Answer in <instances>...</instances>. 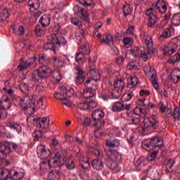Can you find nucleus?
I'll return each mask as SVG.
<instances>
[{"mask_svg":"<svg viewBox=\"0 0 180 180\" xmlns=\"http://www.w3.org/2000/svg\"><path fill=\"white\" fill-rule=\"evenodd\" d=\"M49 42L44 45V50H52L56 53V46H65L67 40L60 34H52L48 38Z\"/></svg>","mask_w":180,"mask_h":180,"instance_id":"nucleus-1","label":"nucleus"},{"mask_svg":"<svg viewBox=\"0 0 180 180\" xmlns=\"http://www.w3.org/2000/svg\"><path fill=\"white\" fill-rule=\"evenodd\" d=\"M164 141L160 136H155L150 139H145L142 141V147L146 151H154L159 147H162Z\"/></svg>","mask_w":180,"mask_h":180,"instance_id":"nucleus-2","label":"nucleus"},{"mask_svg":"<svg viewBox=\"0 0 180 180\" xmlns=\"http://www.w3.org/2000/svg\"><path fill=\"white\" fill-rule=\"evenodd\" d=\"M50 75H51V68L50 66H40L37 70V73L32 76V80L34 82H39V84H41V82H43V79L49 78Z\"/></svg>","mask_w":180,"mask_h":180,"instance_id":"nucleus-3","label":"nucleus"},{"mask_svg":"<svg viewBox=\"0 0 180 180\" xmlns=\"http://www.w3.org/2000/svg\"><path fill=\"white\" fill-rule=\"evenodd\" d=\"M34 103H33V96H29L26 94L23 99L20 100V106L22 109L26 110L30 109L34 106Z\"/></svg>","mask_w":180,"mask_h":180,"instance_id":"nucleus-4","label":"nucleus"},{"mask_svg":"<svg viewBox=\"0 0 180 180\" xmlns=\"http://www.w3.org/2000/svg\"><path fill=\"white\" fill-rule=\"evenodd\" d=\"M89 74L91 75L94 81H98V79H101V74L96 70L93 68V67H95V60L92 61V58H89Z\"/></svg>","mask_w":180,"mask_h":180,"instance_id":"nucleus-5","label":"nucleus"},{"mask_svg":"<svg viewBox=\"0 0 180 180\" xmlns=\"http://www.w3.org/2000/svg\"><path fill=\"white\" fill-rule=\"evenodd\" d=\"M146 77L152 82V85L155 89H158L160 88V84H158V76L157 75V71L155 70H152L150 72H148Z\"/></svg>","mask_w":180,"mask_h":180,"instance_id":"nucleus-6","label":"nucleus"},{"mask_svg":"<svg viewBox=\"0 0 180 180\" xmlns=\"http://www.w3.org/2000/svg\"><path fill=\"white\" fill-rule=\"evenodd\" d=\"M176 44L172 42L169 43L163 47V53L165 56L169 57V56H172V54H174L176 51Z\"/></svg>","mask_w":180,"mask_h":180,"instance_id":"nucleus-7","label":"nucleus"},{"mask_svg":"<svg viewBox=\"0 0 180 180\" xmlns=\"http://www.w3.org/2000/svg\"><path fill=\"white\" fill-rule=\"evenodd\" d=\"M75 70L77 74L75 82L77 85H81V84L85 81V77H84V70H82V68L79 65L75 67Z\"/></svg>","mask_w":180,"mask_h":180,"instance_id":"nucleus-8","label":"nucleus"},{"mask_svg":"<svg viewBox=\"0 0 180 180\" xmlns=\"http://www.w3.org/2000/svg\"><path fill=\"white\" fill-rule=\"evenodd\" d=\"M146 32H141L140 34V37L142 40H145L146 44L148 46V54H150V49H153V46L154 45V41H153L152 37H146Z\"/></svg>","mask_w":180,"mask_h":180,"instance_id":"nucleus-9","label":"nucleus"},{"mask_svg":"<svg viewBox=\"0 0 180 180\" xmlns=\"http://www.w3.org/2000/svg\"><path fill=\"white\" fill-rule=\"evenodd\" d=\"M155 11H158L160 13H165L168 11L167 3L164 0H159L155 6Z\"/></svg>","mask_w":180,"mask_h":180,"instance_id":"nucleus-10","label":"nucleus"},{"mask_svg":"<svg viewBox=\"0 0 180 180\" xmlns=\"http://www.w3.org/2000/svg\"><path fill=\"white\" fill-rule=\"evenodd\" d=\"M121 89L118 88L117 86H115L114 89L111 93V96L113 99H119L120 96H122V94L123 92V89H124V84L122 82L120 83Z\"/></svg>","mask_w":180,"mask_h":180,"instance_id":"nucleus-11","label":"nucleus"},{"mask_svg":"<svg viewBox=\"0 0 180 180\" xmlns=\"http://www.w3.org/2000/svg\"><path fill=\"white\" fill-rule=\"evenodd\" d=\"M8 178H10L11 180H13V177H12V172L6 168L0 169V179L8 180Z\"/></svg>","mask_w":180,"mask_h":180,"instance_id":"nucleus-12","label":"nucleus"},{"mask_svg":"<svg viewBox=\"0 0 180 180\" xmlns=\"http://www.w3.org/2000/svg\"><path fill=\"white\" fill-rule=\"evenodd\" d=\"M38 60L40 64H42L41 67L49 65V64L51 63V58H50L49 56L43 53L39 55Z\"/></svg>","mask_w":180,"mask_h":180,"instance_id":"nucleus-13","label":"nucleus"},{"mask_svg":"<svg viewBox=\"0 0 180 180\" xmlns=\"http://www.w3.org/2000/svg\"><path fill=\"white\" fill-rule=\"evenodd\" d=\"M107 156L109 158V161H117L120 155L119 152L113 150H108L106 151Z\"/></svg>","mask_w":180,"mask_h":180,"instance_id":"nucleus-14","label":"nucleus"},{"mask_svg":"<svg viewBox=\"0 0 180 180\" xmlns=\"http://www.w3.org/2000/svg\"><path fill=\"white\" fill-rule=\"evenodd\" d=\"M106 165L108 167L110 168V169H112L115 174H117L119 171H120V169L119 168V165L117 164V161L115 160H108L106 163Z\"/></svg>","mask_w":180,"mask_h":180,"instance_id":"nucleus-15","label":"nucleus"},{"mask_svg":"<svg viewBox=\"0 0 180 180\" xmlns=\"http://www.w3.org/2000/svg\"><path fill=\"white\" fill-rule=\"evenodd\" d=\"M11 106H12V103H11L9 98L6 97L4 101H0V118L2 116V113L1 112V109H9Z\"/></svg>","mask_w":180,"mask_h":180,"instance_id":"nucleus-16","label":"nucleus"},{"mask_svg":"<svg viewBox=\"0 0 180 180\" xmlns=\"http://www.w3.org/2000/svg\"><path fill=\"white\" fill-rule=\"evenodd\" d=\"M91 165L94 169L97 171H102L103 169V162L101 160L96 159L92 161Z\"/></svg>","mask_w":180,"mask_h":180,"instance_id":"nucleus-17","label":"nucleus"},{"mask_svg":"<svg viewBox=\"0 0 180 180\" xmlns=\"http://www.w3.org/2000/svg\"><path fill=\"white\" fill-rule=\"evenodd\" d=\"M49 126H50V118L42 117L39 119V127L41 129H49Z\"/></svg>","mask_w":180,"mask_h":180,"instance_id":"nucleus-18","label":"nucleus"},{"mask_svg":"<svg viewBox=\"0 0 180 180\" xmlns=\"http://www.w3.org/2000/svg\"><path fill=\"white\" fill-rule=\"evenodd\" d=\"M94 95L95 89L91 88H87V89L84 90L82 94V96L84 99H91V98H94Z\"/></svg>","mask_w":180,"mask_h":180,"instance_id":"nucleus-19","label":"nucleus"},{"mask_svg":"<svg viewBox=\"0 0 180 180\" xmlns=\"http://www.w3.org/2000/svg\"><path fill=\"white\" fill-rule=\"evenodd\" d=\"M51 19L50 18L49 15H44L39 20V22L41 23L42 27H46L50 25Z\"/></svg>","mask_w":180,"mask_h":180,"instance_id":"nucleus-20","label":"nucleus"},{"mask_svg":"<svg viewBox=\"0 0 180 180\" xmlns=\"http://www.w3.org/2000/svg\"><path fill=\"white\" fill-rule=\"evenodd\" d=\"M52 60L54 67L61 68L65 65V62L63 60L60 59L58 57L53 56Z\"/></svg>","mask_w":180,"mask_h":180,"instance_id":"nucleus-21","label":"nucleus"},{"mask_svg":"<svg viewBox=\"0 0 180 180\" xmlns=\"http://www.w3.org/2000/svg\"><path fill=\"white\" fill-rule=\"evenodd\" d=\"M93 120H101L105 117V112L102 110H97L91 115Z\"/></svg>","mask_w":180,"mask_h":180,"instance_id":"nucleus-22","label":"nucleus"},{"mask_svg":"<svg viewBox=\"0 0 180 180\" xmlns=\"http://www.w3.org/2000/svg\"><path fill=\"white\" fill-rule=\"evenodd\" d=\"M158 19L160 18H158V15H157V14H155L154 15L149 17L148 20V27H153V26H155V23L158 22Z\"/></svg>","mask_w":180,"mask_h":180,"instance_id":"nucleus-23","label":"nucleus"},{"mask_svg":"<svg viewBox=\"0 0 180 180\" xmlns=\"http://www.w3.org/2000/svg\"><path fill=\"white\" fill-rule=\"evenodd\" d=\"M49 180L60 179V173L57 170H51L48 175Z\"/></svg>","mask_w":180,"mask_h":180,"instance_id":"nucleus-24","label":"nucleus"},{"mask_svg":"<svg viewBox=\"0 0 180 180\" xmlns=\"http://www.w3.org/2000/svg\"><path fill=\"white\" fill-rule=\"evenodd\" d=\"M172 27H168L164 30L162 34H161V39H168L172 36Z\"/></svg>","mask_w":180,"mask_h":180,"instance_id":"nucleus-25","label":"nucleus"},{"mask_svg":"<svg viewBox=\"0 0 180 180\" xmlns=\"http://www.w3.org/2000/svg\"><path fill=\"white\" fill-rule=\"evenodd\" d=\"M9 16H11L9 11L7 8H4L1 14V19L2 23H8V20H6V19H8Z\"/></svg>","mask_w":180,"mask_h":180,"instance_id":"nucleus-26","label":"nucleus"},{"mask_svg":"<svg viewBox=\"0 0 180 180\" xmlns=\"http://www.w3.org/2000/svg\"><path fill=\"white\" fill-rule=\"evenodd\" d=\"M76 61L79 64V65H82V64H84V61H85L84 53H82V52L78 51L76 55Z\"/></svg>","mask_w":180,"mask_h":180,"instance_id":"nucleus-27","label":"nucleus"},{"mask_svg":"<svg viewBox=\"0 0 180 180\" xmlns=\"http://www.w3.org/2000/svg\"><path fill=\"white\" fill-rule=\"evenodd\" d=\"M34 31L38 37H41V36H44V34H46L44 27H41L40 25H37Z\"/></svg>","mask_w":180,"mask_h":180,"instance_id":"nucleus-28","label":"nucleus"},{"mask_svg":"<svg viewBox=\"0 0 180 180\" xmlns=\"http://www.w3.org/2000/svg\"><path fill=\"white\" fill-rule=\"evenodd\" d=\"M76 8L78 9V12H80L82 13V19L84 20H89V15H88V11L85 10V8H79L78 6H76Z\"/></svg>","mask_w":180,"mask_h":180,"instance_id":"nucleus-29","label":"nucleus"},{"mask_svg":"<svg viewBox=\"0 0 180 180\" xmlns=\"http://www.w3.org/2000/svg\"><path fill=\"white\" fill-rule=\"evenodd\" d=\"M37 58L36 57L30 58L27 60L25 61L27 67H31L32 68H34L36 67V60Z\"/></svg>","mask_w":180,"mask_h":180,"instance_id":"nucleus-30","label":"nucleus"},{"mask_svg":"<svg viewBox=\"0 0 180 180\" xmlns=\"http://www.w3.org/2000/svg\"><path fill=\"white\" fill-rule=\"evenodd\" d=\"M37 105L38 108H40V109H46L47 108V104L46 103V101L44 100V96H41L39 98Z\"/></svg>","mask_w":180,"mask_h":180,"instance_id":"nucleus-31","label":"nucleus"},{"mask_svg":"<svg viewBox=\"0 0 180 180\" xmlns=\"http://www.w3.org/2000/svg\"><path fill=\"white\" fill-rule=\"evenodd\" d=\"M62 92H65V98H71L74 95V89H70L69 91H67V87L65 86H61Z\"/></svg>","mask_w":180,"mask_h":180,"instance_id":"nucleus-32","label":"nucleus"},{"mask_svg":"<svg viewBox=\"0 0 180 180\" xmlns=\"http://www.w3.org/2000/svg\"><path fill=\"white\" fill-rule=\"evenodd\" d=\"M172 24L174 26H180V13L174 14L172 18Z\"/></svg>","mask_w":180,"mask_h":180,"instance_id":"nucleus-33","label":"nucleus"},{"mask_svg":"<svg viewBox=\"0 0 180 180\" xmlns=\"http://www.w3.org/2000/svg\"><path fill=\"white\" fill-rule=\"evenodd\" d=\"M106 146H108V147H119V146H120V141L118 139H115L112 141L107 140Z\"/></svg>","mask_w":180,"mask_h":180,"instance_id":"nucleus-34","label":"nucleus"},{"mask_svg":"<svg viewBox=\"0 0 180 180\" xmlns=\"http://www.w3.org/2000/svg\"><path fill=\"white\" fill-rule=\"evenodd\" d=\"M0 153L5 154V155H8L11 153V146L6 145H1L0 146Z\"/></svg>","mask_w":180,"mask_h":180,"instance_id":"nucleus-35","label":"nucleus"},{"mask_svg":"<svg viewBox=\"0 0 180 180\" xmlns=\"http://www.w3.org/2000/svg\"><path fill=\"white\" fill-rule=\"evenodd\" d=\"M0 153L5 154V155H8L11 153V146L6 145H1L0 146Z\"/></svg>","mask_w":180,"mask_h":180,"instance_id":"nucleus-36","label":"nucleus"},{"mask_svg":"<svg viewBox=\"0 0 180 180\" xmlns=\"http://www.w3.org/2000/svg\"><path fill=\"white\" fill-rule=\"evenodd\" d=\"M152 120H150V126H152L153 129H157L158 126H160V122L157 120V117L155 115H153L151 117Z\"/></svg>","mask_w":180,"mask_h":180,"instance_id":"nucleus-37","label":"nucleus"},{"mask_svg":"<svg viewBox=\"0 0 180 180\" xmlns=\"http://www.w3.org/2000/svg\"><path fill=\"white\" fill-rule=\"evenodd\" d=\"M8 127H10V129H13V130H15L18 133H20V131H22V127H20L19 124L9 122L8 124Z\"/></svg>","mask_w":180,"mask_h":180,"instance_id":"nucleus-38","label":"nucleus"},{"mask_svg":"<svg viewBox=\"0 0 180 180\" xmlns=\"http://www.w3.org/2000/svg\"><path fill=\"white\" fill-rule=\"evenodd\" d=\"M51 75H52L54 79H56L57 82L61 81V73L58 70H51Z\"/></svg>","mask_w":180,"mask_h":180,"instance_id":"nucleus-39","label":"nucleus"},{"mask_svg":"<svg viewBox=\"0 0 180 180\" xmlns=\"http://www.w3.org/2000/svg\"><path fill=\"white\" fill-rule=\"evenodd\" d=\"M134 78H136V76H129L128 77V84L127 86L130 89H133V88L136 87V84L134 83Z\"/></svg>","mask_w":180,"mask_h":180,"instance_id":"nucleus-40","label":"nucleus"},{"mask_svg":"<svg viewBox=\"0 0 180 180\" xmlns=\"http://www.w3.org/2000/svg\"><path fill=\"white\" fill-rule=\"evenodd\" d=\"M113 39L112 38V35L105 34L103 36V40L101 43H105L108 46H110V41H112Z\"/></svg>","mask_w":180,"mask_h":180,"instance_id":"nucleus-41","label":"nucleus"},{"mask_svg":"<svg viewBox=\"0 0 180 180\" xmlns=\"http://www.w3.org/2000/svg\"><path fill=\"white\" fill-rule=\"evenodd\" d=\"M123 9L124 15L125 16V18L126 16H128V15H130L131 12H133V10L131 9V8H130V5L129 4L124 5Z\"/></svg>","mask_w":180,"mask_h":180,"instance_id":"nucleus-42","label":"nucleus"},{"mask_svg":"<svg viewBox=\"0 0 180 180\" xmlns=\"http://www.w3.org/2000/svg\"><path fill=\"white\" fill-rule=\"evenodd\" d=\"M37 154H41L42 155H46V146L44 145H39L37 148Z\"/></svg>","mask_w":180,"mask_h":180,"instance_id":"nucleus-43","label":"nucleus"},{"mask_svg":"<svg viewBox=\"0 0 180 180\" xmlns=\"http://www.w3.org/2000/svg\"><path fill=\"white\" fill-rule=\"evenodd\" d=\"M54 98H56V99H58V101H62L63 99L65 98V92L61 91V87H60V92L56 93L54 94Z\"/></svg>","mask_w":180,"mask_h":180,"instance_id":"nucleus-44","label":"nucleus"},{"mask_svg":"<svg viewBox=\"0 0 180 180\" xmlns=\"http://www.w3.org/2000/svg\"><path fill=\"white\" fill-rule=\"evenodd\" d=\"M170 63L172 64H178L180 63V53L175 54L170 58Z\"/></svg>","mask_w":180,"mask_h":180,"instance_id":"nucleus-45","label":"nucleus"},{"mask_svg":"<svg viewBox=\"0 0 180 180\" xmlns=\"http://www.w3.org/2000/svg\"><path fill=\"white\" fill-rule=\"evenodd\" d=\"M173 117L175 120H179L180 119V110L178 107H175L173 110Z\"/></svg>","mask_w":180,"mask_h":180,"instance_id":"nucleus-46","label":"nucleus"},{"mask_svg":"<svg viewBox=\"0 0 180 180\" xmlns=\"http://www.w3.org/2000/svg\"><path fill=\"white\" fill-rule=\"evenodd\" d=\"M112 110H113V112H120V111H122V103L115 102L112 105Z\"/></svg>","mask_w":180,"mask_h":180,"instance_id":"nucleus-47","label":"nucleus"},{"mask_svg":"<svg viewBox=\"0 0 180 180\" xmlns=\"http://www.w3.org/2000/svg\"><path fill=\"white\" fill-rule=\"evenodd\" d=\"M33 136L34 137V141H39V139H41V137H43V131L41 130L35 131L33 133Z\"/></svg>","mask_w":180,"mask_h":180,"instance_id":"nucleus-48","label":"nucleus"},{"mask_svg":"<svg viewBox=\"0 0 180 180\" xmlns=\"http://www.w3.org/2000/svg\"><path fill=\"white\" fill-rule=\"evenodd\" d=\"M94 122V126L97 127V129H101V127H103V126H105V121L103 119L96 120Z\"/></svg>","mask_w":180,"mask_h":180,"instance_id":"nucleus-49","label":"nucleus"},{"mask_svg":"<svg viewBox=\"0 0 180 180\" xmlns=\"http://www.w3.org/2000/svg\"><path fill=\"white\" fill-rule=\"evenodd\" d=\"M20 89L25 94V95H29L27 94V92H29V87L25 83H21L20 85Z\"/></svg>","mask_w":180,"mask_h":180,"instance_id":"nucleus-50","label":"nucleus"},{"mask_svg":"<svg viewBox=\"0 0 180 180\" xmlns=\"http://www.w3.org/2000/svg\"><path fill=\"white\" fill-rule=\"evenodd\" d=\"M157 154H158V151L157 150L149 153L148 156V161H154V160L157 158Z\"/></svg>","mask_w":180,"mask_h":180,"instance_id":"nucleus-51","label":"nucleus"},{"mask_svg":"<svg viewBox=\"0 0 180 180\" xmlns=\"http://www.w3.org/2000/svg\"><path fill=\"white\" fill-rule=\"evenodd\" d=\"M78 51H79L80 53L84 55L89 54V47L84 45L82 47H80Z\"/></svg>","mask_w":180,"mask_h":180,"instance_id":"nucleus-52","label":"nucleus"},{"mask_svg":"<svg viewBox=\"0 0 180 180\" xmlns=\"http://www.w3.org/2000/svg\"><path fill=\"white\" fill-rule=\"evenodd\" d=\"M121 83L124 84V88L125 86L124 79L122 78L114 81V86H117V88L122 89V85L120 84Z\"/></svg>","mask_w":180,"mask_h":180,"instance_id":"nucleus-53","label":"nucleus"},{"mask_svg":"<svg viewBox=\"0 0 180 180\" xmlns=\"http://www.w3.org/2000/svg\"><path fill=\"white\" fill-rule=\"evenodd\" d=\"M153 70H155L154 67L151 65V64H148L143 68V70L146 72V75H148V72H151L153 71Z\"/></svg>","mask_w":180,"mask_h":180,"instance_id":"nucleus-54","label":"nucleus"},{"mask_svg":"<svg viewBox=\"0 0 180 180\" xmlns=\"http://www.w3.org/2000/svg\"><path fill=\"white\" fill-rule=\"evenodd\" d=\"M62 155L63 153L61 152H57L55 154V157L53 158V163L57 164L58 162H60V160H61Z\"/></svg>","mask_w":180,"mask_h":180,"instance_id":"nucleus-55","label":"nucleus"},{"mask_svg":"<svg viewBox=\"0 0 180 180\" xmlns=\"http://www.w3.org/2000/svg\"><path fill=\"white\" fill-rule=\"evenodd\" d=\"M18 68L19 71H25L27 68V65H26V63L23 60H21L20 63L18 65Z\"/></svg>","mask_w":180,"mask_h":180,"instance_id":"nucleus-56","label":"nucleus"},{"mask_svg":"<svg viewBox=\"0 0 180 180\" xmlns=\"http://www.w3.org/2000/svg\"><path fill=\"white\" fill-rule=\"evenodd\" d=\"M51 167V165L50 164V161L49 162H42L41 164H40V169L41 171H47V168H46V167Z\"/></svg>","mask_w":180,"mask_h":180,"instance_id":"nucleus-57","label":"nucleus"},{"mask_svg":"<svg viewBox=\"0 0 180 180\" xmlns=\"http://www.w3.org/2000/svg\"><path fill=\"white\" fill-rule=\"evenodd\" d=\"M136 164H137V170L138 171H141V165H144V158L141 157L139 159H138V160L136 161Z\"/></svg>","mask_w":180,"mask_h":180,"instance_id":"nucleus-58","label":"nucleus"},{"mask_svg":"<svg viewBox=\"0 0 180 180\" xmlns=\"http://www.w3.org/2000/svg\"><path fill=\"white\" fill-rule=\"evenodd\" d=\"M14 176L15 177V180H20L23 179V177L25 176V174L23 172H15L14 173Z\"/></svg>","mask_w":180,"mask_h":180,"instance_id":"nucleus-59","label":"nucleus"},{"mask_svg":"<svg viewBox=\"0 0 180 180\" xmlns=\"http://www.w3.org/2000/svg\"><path fill=\"white\" fill-rule=\"evenodd\" d=\"M94 154L96 155L98 158H103V152L99 149H94Z\"/></svg>","mask_w":180,"mask_h":180,"instance_id":"nucleus-60","label":"nucleus"},{"mask_svg":"<svg viewBox=\"0 0 180 180\" xmlns=\"http://www.w3.org/2000/svg\"><path fill=\"white\" fill-rule=\"evenodd\" d=\"M157 13L154 11V8H150L146 10V15L148 16V18H150V16H154Z\"/></svg>","mask_w":180,"mask_h":180,"instance_id":"nucleus-61","label":"nucleus"},{"mask_svg":"<svg viewBox=\"0 0 180 180\" xmlns=\"http://www.w3.org/2000/svg\"><path fill=\"white\" fill-rule=\"evenodd\" d=\"M77 108L82 110H86L88 109V103H79L77 104Z\"/></svg>","mask_w":180,"mask_h":180,"instance_id":"nucleus-62","label":"nucleus"},{"mask_svg":"<svg viewBox=\"0 0 180 180\" xmlns=\"http://www.w3.org/2000/svg\"><path fill=\"white\" fill-rule=\"evenodd\" d=\"M127 70H134L136 68V62L134 60H131L127 65Z\"/></svg>","mask_w":180,"mask_h":180,"instance_id":"nucleus-63","label":"nucleus"},{"mask_svg":"<svg viewBox=\"0 0 180 180\" xmlns=\"http://www.w3.org/2000/svg\"><path fill=\"white\" fill-rule=\"evenodd\" d=\"M71 22L75 26H82V23L79 22V20L77 18H73L71 19Z\"/></svg>","mask_w":180,"mask_h":180,"instance_id":"nucleus-64","label":"nucleus"}]
</instances>
